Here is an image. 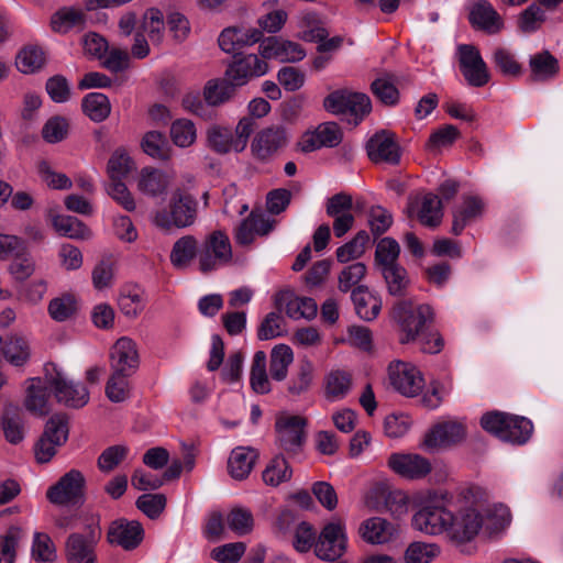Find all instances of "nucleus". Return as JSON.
<instances>
[{"mask_svg": "<svg viewBox=\"0 0 563 563\" xmlns=\"http://www.w3.org/2000/svg\"><path fill=\"white\" fill-rule=\"evenodd\" d=\"M493 63L495 68L505 77L518 78L522 75V66L508 48H495L493 52Z\"/></svg>", "mask_w": 563, "mask_h": 563, "instance_id": "obj_49", "label": "nucleus"}, {"mask_svg": "<svg viewBox=\"0 0 563 563\" xmlns=\"http://www.w3.org/2000/svg\"><path fill=\"white\" fill-rule=\"evenodd\" d=\"M109 358L111 372L132 376L140 365L136 343L130 338H120L112 345Z\"/></svg>", "mask_w": 563, "mask_h": 563, "instance_id": "obj_17", "label": "nucleus"}, {"mask_svg": "<svg viewBox=\"0 0 563 563\" xmlns=\"http://www.w3.org/2000/svg\"><path fill=\"white\" fill-rule=\"evenodd\" d=\"M197 216V199L181 189H176L169 199L168 210L156 211L153 223L162 230L185 229L196 222Z\"/></svg>", "mask_w": 563, "mask_h": 563, "instance_id": "obj_3", "label": "nucleus"}, {"mask_svg": "<svg viewBox=\"0 0 563 563\" xmlns=\"http://www.w3.org/2000/svg\"><path fill=\"white\" fill-rule=\"evenodd\" d=\"M400 246L393 238L382 239L375 251V265L380 271L385 267L398 265Z\"/></svg>", "mask_w": 563, "mask_h": 563, "instance_id": "obj_47", "label": "nucleus"}, {"mask_svg": "<svg viewBox=\"0 0 563 563\" xmlns=\"http://www.w3.org/2000/svg\"><path fill=\"white\" fill-rule=\"evenodd\" d=\"M465 438V428L456 421H444L433 426L424 435L423 446L438 450L460 443Z\"/></svg>", "mask_w": 563, "mask_h": 563, "instance_id": "obj_21", "label": "nucleus"}, {"mask_svg": "<svg viewBox=\"0 0 563 563\" xmlns=\"http://www.w3.org/2000/svg\"><path fill=\"white\" fill-rule=\"evenodd\" d=\"M125 374L111 372L106 384V396L112 402H123L130 397V382Z\"/></svg>", "mask_w": 563, "mask_h": 563, "instance_id": "obj_54", "label": "nucleus"}, {"mask_svg": "<svg viewBox=\"0 0 563 563\" xmlns=\"http://www.w3.org/2000/svg\"><path fill=\"white\" fill-rule=\"evenodd\" d=\"M468 21L475 30L487 34H497L504 27L500 14L487 0H476L468 13Z\"/></svg>", "mask_w": 563, "mask_h": 563, "instance_id": "obj_23", "label": "nucleus"}, {"mask_svg": "<svg viewBox=\"0 0 563 563\" xmlns=\"http://www.w3.org/2000/svg\"><path fill=\"white\" fill-rule=\"evenodd\" d=\"M346 550V539L341 523L330 522L322 529L314 547L316 555L323 561L333 562Z\"/></svg>", "mask_w": 563, "mask_h": 563, "instance_id": "obj_16", "label": "nucleus"}, {"mask_svg": "<svg viewBox=\"0 0 563 563\" xmlns=\"http://www.w3.org/2000/svg\"><path fill=\"white\" fill-rule=\"evenodd\" d=\"M9 265V272L18 282H24L35 272V262L33 257L24 252L23 245L13 255Z\"/></svg>", "mask_w": 563, "mask_h": 563, "instance_id": "obj_53", "label": "nucleus"}, {"mask_svg": "<svg viewBox=\"0 0 563 563\" xmlns=\"http://www.w3.org/2000/svg\"><path fill=\"white\" fill-rule=\"evenodd\" d=\"M352 386V376L344 371H332L325 377V397L330 400L341 399Z\"/></svg>", "mask_w": 563, "mask_h": 563, "instance_id": "obj_44", "label": "nucleus"}, {"mask_svg": "<svg viewBox=\"0 0 563 563\" xmlns=\"http://www.w3.org/2000/svg\"><path fill=\"white\" fill-rule=\"evenodd\" d=\"M229 528L239 536L249 533L253 528V515L241 507L233 508L227 518Z\"/></svg>", "mask_w": 563, "mask_h": 563, "instance_id": "obj_64", "label": "nucleus"}, {"mask_svg": "<svg viewBox=\"0 0 563 563\" xmlns=\"http://www.w3.org/2000/svg\"><path fill=\"white\" fill-rule=\"evenodd\" d=\"M484 525L482 515L475 509H465L459 516H453L450 526L452 538L459 542L471 541Z\"/></svg>", "mask_w": 563, "mask_h": 563, "instance_id": "obj_25", "label": "nucleus"}, {"mask_svg": "<svg viewBox=\"0 0 563 563\" xmlns=\"http://www.w3.org/2000/svg\"><path fill=\"white\" fill-rule=\"evenodd\" d=\"M341 141L340 126L335 122H324L314 131L306 132L298 142V147L301 152L309 153L321 147H335Z\"/></svg>", "mask_w": 563, "mask_h": 563, "instance_id": "obj_20", "label": "nucleus"}, {"mask_svg": "<svg viewBox=\"0 0 563 563\" xmlns=\"http://www.w3.org/2000/svg\"><path fill=\"white\" fill-rule=\"evenodd\" d=\"M390 317L397 327L401 344L419 341L421 350L430 354L442 350V338L438 333L428 334L434 320L433 309L429 305L415 306L409 300H400L394 305Z\"/></svg>", "mask_w": 563, "mask_h": 563, "instance_id": "obj_1", "label": "nucleus"}, {"mask_svg": "<svg viewBox=\"0 0 563 563\" xmlns=\"http://www.w3.org/2000/svg\"><path fill=\"white\" fill-rule=\"evenodd\" d=\"M82 112L93 122L104 121L111 113L109 98L101 92H90L82 98Z\"/></svg>", "mask_w": 563, "mask_h": 563, "instance_id": "obj_37", "label": "nucleus"}, {"mask_svg": "<svg viewBox=\"0 0 563 563\" xmlns=\"http://www.w3.org/2000/svg\"><path fill=\"white\" fill-rule=\"evenodd\" d=\"M289 141V133L283 125H271L261 130L252 141L253 156L266 162L283 151Z\"/></svg>", "mask_w": 563, "mask_h": 563, "instance_id": "obj_12", "label": "nucleus"}, {"mask_svg": "<svg viewBox=\"0 0 563 563\" xmlns=\"http://www.w3.org/2000/svg\"><path fill=\"white\" fill-rule=\"evenodd\" d=\"M324 108L334 114H350L358 123L372 110L371 99L362 92L335 90L324 98Z\"/></svg>", "mask_w": 563, "mask_h": 563, "instance_id": "obj_7", "label": "nucleus"}, {"mask_svg": "<svg viewBox=\"0 0 563 563\" xmlns=\"http://www.w3.org/2000/svg\"><path fill=\"white\" fill-rule=\"evenodd\" d=\"M0 349L3 357L13 366H23L31 356L29 342L19 334H11L5 339L0 335Z\"/></svg>", "mask_w": 563, "mask_h": 563, "instance_id": "obj_27", "label": "nucleus"}, {"mask_svg": "<svg viewBox=\"0 0 563 563\" xmlns=\"http://www.w3.org/2000/svg\"><path fill=\"white\" fill-rule=\"evenodd\" d=\"M388 466L396 474L408 479L424 478L432 471V465L427 457L412 453L391 454L388 459Z\"/></svg>", "mask_w": 563, "mask_h": 563, "instance_id": "obj_22", "label": "nucleus"}, {"mask_svg": "<svg viewBox=\"0 0 563 563\" xmlns=\"http://www.w3.org/2000/svg\"><path fill=\"white\" fill-rule=\"evenodd\" d=\"M442 217L441 199L434 194L424 195L418 211L420 223L428 228H437L441 223Z\"/></svg>", "mask_w": 563, "mask_h": 563, "instance_id": "obj_40", "label": "nucleus"}, {"mask_svg": "<svg viewBox=\"0 0 563 563\" xmlns=\"http://www.w3.org/2000/svg\"><path fill=\"white\" fill-rule=\"evenodd\" d=\"M57 233L74 240H88L91 238V230L79 219L73 216L57 214L52 220Z\"/></svg>", "mask_w": 563, "mask_h": 563, "instance_id": "obj_35", "label": "nucleus"}, {"mask_svg": "<svg viewBox=\"0 0 563 563\" xmlns=\"http://www.w3.org/2000/svg\"><path fill=\"white\" fill-rule=\"evenodd\" d=\"M446 496L445 493H434L427 504L413 515V528L432 536L450 530L453 514L446 508Z\"/></svg>", "mask_w": 563, "mask_h": 563, "instance_id": "obj_4", "label": "nucleus"}, {"mask_svg": "<svg viewBox=\"0 0 563 563\" xmlns=\"http://www.w3.org/2000/svg\"><path fill=\"white\" fill-rule=\"evenodd\" d=\"M124 445H111L103 450L97 460L98 468L106 474L113 472L128 456Z\"/></svg>", "mask_w": 563, "mask_h": 563, "instance_id": "obj_56", "label": "nucleus"}, {"mask_svg": "<svg viewBox=\"0 0 563 563\" xmlns=\"http://www.w3.org/2000/svg\"><path fill=\"white\" fill-rule=\"evenodd\" d=\"M481 426L498 439L515 444L526 443L533 432V424L529 419L501 411L483 415Z\"/></svg>", "mask_w": 563, "mask_h": 563, "instance_id": "obj_2", "label": "nucleus"}, {"mask_svg": "<svg viewBox=\"0 0 563 563\" xmlns=\"http://www.w3.org/2000/svg\"><path fill=\"white\" fill-rule=\"evenodd\" d=\"M256 459L257 454L252 449H234L228 461L230 475L235 479H244L251 473Z\"/></svg>", "mask_w": 563, "mask_h": 563, "instance_id": "obj_34", "label": "nucleus"}, {"mask_svg": "<svg viewBox=\"0 0 563 563\" xmlns=\"http://www.w3.org/2000/svg\"><path fill=\"white\" fill-rule=\"evenodd\" d=\"M45 64L43 48L35 44L25 45L15 57V66L23 74H33Z\"/></svg>", "mask_w": 563, "mask_h": 563, "instance_id": "obj_39", "label": "nucleus"}, {"mask_svg": "<svg viewBox=\"0 0 563 563\" xmlns=\"http://www.w3.org/2000/svg\"><path fill=\"white\" fill-rule=\"evenodd\" d=\"M84 22V14L80 10L64 8L55 12L51 19L53 31L66 33L75 25Z\"/></svg>", "mask_w": 563, "mask_h": 563, "instance_id": "obj_57", "label": "nucleus"}, {"mask_svg": "<svg viewBox=\"0 0 563 563\" xmlns=\"http://www.w3.org/2000/svg\"><path fill=\"white\" fill-rule=\"evenodd\" d=\"M68 419L65 415H54L46 422L45 429L34 446L38 463H47L56 454L57 448L68 439Z\"/></svg>", "mask_w": 563, "mask_h": 563, "instance_id": "obj_6", "label": "nucleus"}, {"mask_svg": "<svg viewBox=\"0 0 563 563\" xmlns=\"http://www.w3.org/2000/svg\"><path fill=\"white\" fill-rule=\"evenodd\" d=\"M197 251L198 242L196 238L194 235H185L174 243L170 252V262L178 269L186 268L196 257Z\"/></svg>", "mask_w": 563, "mask_h": 563, "instance_id": "obj_38", "label": "nucleus"}, {"mask_svg": "<svg viewBox=\"0 0 563 563\" xmlns=\"http://www.w3.org/2000/svg\"><path fill=\"white\" fill-rule=\"evenodd\" d=\"M266 58L256 54L239 53L228 65L224 75L233 80L239 87L246 85L251 79L265 75L268 70Z\"/></svg>", "mask_w": 563, "mask_h": 563, "instance_id": "obj_14", "label": "nucleus"}, {"mask_svg": "<svg viewBox=\"0 0 563 563\" xmlns=\"http://www.w3.org/2000/svg\"><path fill=\"white\" fill-rule=\"evenodd\" d=\"M484 209L483 201L477 197H466L461 207L453 212L452 233L460 235L464 228L477 219Z\"/></svg>", "mask_w": 563, "mask_h": 563, "instance_id": "obj_31", "label": "nucleus"}, {"mask_svg": "<svg viewBox=\"0 0 563 563\" xmlns=\"http://www.w3.org/2000/svg\"><path fill=\"white\" fill-rule=\"evenodd\" d=\"M232 258V247L229 236L222 231H213L205 242L199 254V265L203 273L211 272L218 266L228 264Z\"/></svg>", "mask_w": 563, "mask_h": 563, "instance_id": "obj_11", "label": "nucleus"}, {"mask_svg": "<svg viewBox=\"0 0 563 563\" xmlns=\"http://www.w3.org/2000/svg\"><path fill=\"white\" fill-rule=\"evenodd\" d=\"M101 538V528L97 523L86 527L84 532H74L65 543L67 563H97L96 547Z\"/></svg>", "mask_w": 563, "mask_h": 563, "instance_id": "obj_5", "label": "nucleus"}, {"mask_svg": "<svg viewBox=\"0 0 563 563\" xmlns=\"http://www.w3.org/2000/svg\"><path fill=\"white\" fill-rule=\"evenodd\" d=\"M170 184L168 175L154 167H144L140 172L137 189L150 197H157L166 194Z\"/></svg>", "mask_w": 563, "mask_h": 563, "instance_id": "obj_26", "label": "nucleus"}, {"mask_svg": "<svg viewBox=\"0 0 563 563\" xmlns=\"http://www.w3.org/2000/svg\"><path fill=\"white\" fill-rule=\"evenodd\" d=\"M32 558L40 562H53L56 559V549L48 534L41 532L34 534Z\"/></svg>", "mask_w": 563, "mask_h": 563, "instance_id": "obj_61", "label": "nucleus"}, {"mask_svg": "<svg viewBox=\"0 0 563 563\" xmlns=\"http://www.w3.org/2000/svg\"><path fill=\"white\" fill-rule=\"evenodd\" d=\"M208 146L219 154L233 150V139L230 130L213 125L207 131Z\"/></svg>", "mask_w": 563, "mask_h": 563, "instance_id": "obj_59", "label": "nucleus"}, {"mask_svg": "<svg viewBox=\"0 0 563 563\" xmlns=\"http://www.w3.org/2000/svg\"><path fill=\"white\" fill-rule=\"evenodd\" d=\"M7 441L12 444L20 443L24 438V424L22 420L21 409L12 404L4 407L3 416L0 418Z\"/></svg>", "mask_w": 563, "mask_h": 563, "instance_id": "obj_32", "label": "nucleus"}, {"mask_svg": "<svg viewBox=\"0 0 563 563\" xmlns=\"http://www.w3.org/2000/svg\"><path fill=\"white\" fill-rule=\"evenodd\" d=\"M51 390L49 385L46 386L41 379H33L24 399L26 410L37 417L48 415L51 411L48 404Z\"/></svg>", "mask_w": 563, "mask_h": 563, "instance_id": "obj_29", "label": "nucleus"}, {"mask_svg": "<svg viewBox=\"0 0 563 563\" xmlns=\"http://www.w3.org/2000/svg\"><path fill=\"white\" fill-rule=\"evenodd\" d=\"M379 272L385 279L389 295L395 297H402L406 295L410 285V279L407 271L400 264L385 267Z\"/></svg>", "mask_w": 563, "mask_h": 563, "instance_id": "obj_41", "label": "nucleus"}, {"mask_svg": "<svg viewBox=\"0 0 563 563\" xmlns=\"http://www.w3.org/2000/svg\"><path fill=\"white\" fill-rule=\"evenodd\" d=\"M170 137L175 145L188 147L196 141L197 133L194 122L188 119H178L172 123Z\"/></svg>", "mask_w": 563, "mask_h": 563, "instance_id": "obj_55", "label": "nucleus"}, {"mask_svg": "<svg viewBox=\"0 0 563 563\" xmlns=\"http://www.w3.org/2000/svg\"><path fill=\"white\" fill-rule=\"evenodd\" d=\"M143 539L144 529L136 520L117 519L110 523L107 532L109 543L119 545L126 551L136 549Z\"/></svg>", "mask_w": 563, "mask_h": 563, "instance_id": "obj_18", "label": "nucleus"}, {"mask_svg": "<svg viewBox=\"0 0 563 563\" xmlns=\"http://www.w3.org/2000/svg\"><path fill=\"white\" fill-rule=\"evenodd\" d=\"M238 87L233 80L225 76L224 78L210 79L203 87V99L208 106L218 107L231 100L235 96Z\"/></svg>", "mask_w": 563, "mask_h": 563, "instance_id": "obj_28", "label": "nucleus"}, {"mask_svg": "<svg viewBox=\"0 0 563 563\" xmlns=\"http://www.w3.org/2000/svg\"><path fill=\"white\" fill-rule=\"evenodd\" d=\"M86 479L78 470H70L46 492L47 499L55 505L69 506L82 501Z\"/></svg>", "mask_w": 563, "mask_h": 563, "instance_id": "obj_10", "label": "nucleus"}, {"mask_svg": "<svg viewBox=\"0 0 563 563\" xmlns=\"http://www.w3.org/2000/svg\"><path fill=\"white\" fill-rule=\"evenodd\" d=\"M368 242V233L364 230L358 231L350 242L336 249L335 255L338 262L347 263L361 257L365 253Z\"/></svg>", "mask_w": 563, "mask_h": 563, "instance_id": "obj_48", "label": "nucleus"}, {"mask_svg": "<svg viewBox=\"0 0 563 563\" xmlns=\"http://www.w3.org/2000/svg\"><path fill=\"white\" fill-rule=\"evenodd\" d=\"M135 168L134 162L126 148L118 147L107 164L110 180H123Z\"/></svg>", "mask_w": 563, "mask_h": 563, "instance_id": "obj_42", "label": "nucleus"}, {"mask_svg": "<svg viewBox=\"0 0 563 563\" xmlns=\"http://www.w3.org/2000/svg\"><path fill=\"white\" fill-rule=\"evenodd\" d=\"M440 554L435 543L416 541L408 545L404 560L406 563H430Z\"/></svg>", "mask_w": 563, "mask_h": 563, "instance_id": "obj_52", "label": "nucleus"}, {"mask_svg": "<svg viewBox=\"0 0 563 563\" xmlns=\"http://www.w3.org/2000/svg\"><path fill=\"white\" fill-rule=\"evenodd\" d=\"M314 367L313 364L305 360L300 363L298 372L289 380L288 393L292 397H299L306 394L312 384Z\"/></svg>", "mask_w": 563, "mask_h": 563, "instance_id": "obj_51", "label": "nucleus"}, {"mask_svg": "<svg viewBox=\"0 0 563 563\" xmlns=\"http://www.w3.org/2000/svg\"><path fill=\"white\" fill-rule=\"evenodd\" d=\"M251 386L257 394H267L271 390L266 374V355L263 351H257L254 354L251 367Z\"/></svg>", "mask_w": 563, "mask_h": 563, "instance_id": "obj_50", "label": "nucleus"}, {"mask_svg": "<svg viewBox=\"0 0 563 563\" xmlns=\"http://www.w3.org/2000/svg\"><path fill=\"white\" fill-rule=\"evenodd\" d=\"M264 58H279L282 62H299L306 56V52L298 43L272 36L260 45Z\"/></svg>", "mask_w": 563, "mask_h": 563, "instance_id": "obj_24", "label": "nucleus"}, {"mask_svg": "<svg viewBox=\"0 0 563 563\" xmlns=\"http://www.w3.org/2000/svg\"><path fill=\"white\" fill-rule=\"evenodd\" d=\"M21 529L11 527L5 536H0V563H14Z\"/></svg>", "mask_w": 563, "mask_h": 563, "instance_id": "obj_63", "label": "nucleus"}, {"mask_svg": "<svg viewBox=\"0 0 563 563\" xmlns=\"http://www.w3.org/2000/svg\"><path fill=\"white\" fill-rule=\"evenodd\" d=\"M307 419L297 415H279L275 431L278 446L287 453L296 454L306 441Z\"/></svg>", "mask_w": 563, "mask_h": 563, "instance_id": "obj_9", "label": "nucleus"}, {"mask_svg": "<svg viewBox=\"0 0 563 563\" xmlns=\"http://www.w3.org/2000/svg\"><path fill=\"white\" fill-rule=\"evenodd\" d=\"M77 300L71 294H63L53 298L47 308L49 317L57 322L71 319L77 313Z\"/></svg>", "mask_w": 563, "mask_h": 563, "instance_id": "obj_45", "label": "nucleus"}, {"mask_svg": "<svg viewBox=\"0 0 563 563\" xmlns=\"http://www.w3.org/2000/svg\"><path fill=\"white\" fill-rule=\"evenodd\" d=\"M118 305L122 313L135 318L144 307L142 292L136 288L124 289L119 296Z\"/></svg>", "mask_w": 563, "mask_h": 563, "instance_id": "obj_60", "label": "nucleus"}, {"mask_svg": "<svg viewBox=\"0 0 563 563\" xmlns=\"http://www.w3.org/2000/svg\"><path fill=\"white\" fill-rule=\"evenodd\" d=\"M48 384L59 404L70 408H81L89 401L88 389L81 384L68 380L60 373L52 376Z\"/></svg>", "mask_w": 563, "mask_h": 563, "instance_id": "obj_19", "label": "nucleus"}, {"mask_svg": "<svg viewBox=\"0 0 563 563\" xmlns=\"http://www.w3.org/2000/svg\"><path fill=\"white\" fill-rule=\"evenodd\" d=\"M292 361V350L288 345H276L271 354L269 373L272 378L278 382L284 380Z\"/></svg>", "mask_w": 563, "mask_h": 563, "instance_id": "obj_43", "label": "nucleus"}, {"mask_svg": "<svg viewBox=\"0 0 563 563\" xmlns=\"http://www.w3.org/2000/svg\"><path fill=\"white\" fill-rule=\"evenodd\" d=\"M532 81H544L553 78L559 71L558 59L548 51L531 56L530 62Z\"/></svg>", "mask_w": 563, "mask_h": 563, "instance_id": "obj_36", "label": "nucleus"}, {"mask_svg": "<svg viewBox=\"0 0 563 563\" xmlns=\"http://www.w3.org/2000/svg\"><path fill=\"white\" fill-rule=\"evenodd\" d=\"M366 153L374 164H388L396 166L400 163L401 148L396 135L387 130H382L372 135L366 142Z\"/></svg>", "mask_w": 563, "mask_h": 563, "instance_id": "obj_13", "label": "nucleus"}, {"mask_svg": "<svg viewBox=\"0 0 563 563\" xmlns=\"http://www.w3.org/2000/svg\"><path fill=\"white\" fill-rule=\"evenodd\" d=\"M352 301L357 316L365 320L372 321L377 318L382 310V300L368 291L365 286H357L352 290Z\"/></svg>", "mask_w": 563, "mask_h": 563, "instance_id": "obj_30", "label": "nucleus"}, {"mask_svg": "<svg viewBox=\"0 0 563 563\" xmlns=\"http://www.w3.org/2000/svg\"><path fill=\"white\" fill-rule=\"evenodd\" d=\"M388 375L390 385L406 397L417 396L424 385L420 371L416 366L401 361L390 363Z\"/></svg>", "mask_w": 563, "mask_h": 563, "instance_id": "obj_15", "label": "nucleus"}, {"mask_svg": "<svg viewBox=\"0 0 563 563\" xmlns=\"http://www.w3.org/2000/svg\"><path fill=\"white\" fill-rule=\"evenodd\" d=\"M292 471L283 455H276L263 471V481L271 486H278L291 478Z\"/></svg>", "mask_w": 563, "mask_h": 563, "instance_id": "obj_46", "label": "nucleus"}, {"mask_svg": "<svg viewBox=\"0 0 563 563\" xmlns=\"http://www.w3.org/2000/svg\"><path fill=\"white\" fill-rule=\"evenodd\" d=\"M135 505L148 518L155 519L165 509L166 497L163 494H143L136 499Z\"/></svg>", "mask_w": 563, "mask_h": 563, "instance_id": "obj_62", "label": "nucleus"}, {"mask_svg": "<svg viewBox=\"0 0 563 563\" xmlns=\"http://www.w3.org/2000/svg\"><path fill=\"white\" fill-rule=\"evenodd\" d=\"M360 533L366 542L382 544L391 539L394 527L384 518L373 517L361 525Z\"/></svg>", "mask_w": 563, "mask_h": 563, "instance_id": "obj_33", "label": "nucleus"}, {"mask_svg": "<svg viewBox=\"0 0 563 563\" xmlns=\"http://www.w3.org/2000/svg\"><path fill=\"white\" fill-rule=\"evenodd\" d=\"M142 26L153 44L158 45L162 42L164 16L158 9L151 8L145 12Z\"/></svg>", "mask_w": 563, "mask_h": 563, "instance_id": "obj_58", "label": "nucleus"}, {"mask_svg": "<svg viewBox=\"0 0 563 563\" xmlns=\"http://www.w3.org/2000/svg\"><path fill=\"white\" fill-rule=\"evenodd\" d=\"M456 57L460 70L470 86L478 88L488 84L490 80L488 66L475 45H457Z\"/></svg>", "mask_w": 563, "mask_h": 563, "instance_id": "obj_8", "label": "nucleus"}]
</instances>
